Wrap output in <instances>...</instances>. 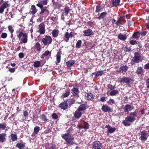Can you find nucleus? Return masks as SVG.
Masks as SVG:
<instances>
[{
	"mask_svg": "<svg viewBox=\"0 0 149 149\" xmlns=\"http://www.w3.org/2000/svg\"><path fill=\"white\" fill-rule=\"evenodd\" d=\"M61 136L65 140V143L68 146L72 145L75 144L74 141V138L70 134L68 133L62 134Z\"/></svg>",
	"mask_w": 149,
	"mask_h": 149,
	"instance_id": "obj_1",
	"label": "nucleus"
},
{
	"mask_svg": "<svg viewBox=\"0 0 149 149\" xmlns=\"http://www.w3.org/2000/svg\"><path fill=\"white\" fill-rule=\"evenodd\" d=\"M119 82L120 83H125L129 86L133 83L134 80L131 77H123L120 78L119 80Z\"/></svg>",
	"mask_w": 149,
	"mask_h": 149,
	"instance_id": "obj_2",
	"label": "nucleus"
},
{
	"mask_svg": "<svg viewBox=\"0 0 149 149\" xmlns=\"http://www.w3.org/2000/svg\"><path fill=\"white\" fill-rule=\"evenodd\" d=\"M135 120V118L134 117L130 116H127L125 118V120L123 121L122 123L125 126H129L131 125V123Z\"/></svg>",
	"mask_w": 149,
	"mask_h": 149,
	"instance_id": "obj_3",
	"label": "nucleus"
},
{
	"mask_svg": "<svg viewBox=\"0 0 149 149\" xmlns=\"http://www.w3.org/2000/svg\"><path fill=\"white\" fill-rule=\"evenodd\" d=\"M41 41L44 45L48 46L51 44L52 41V39L50 36H46L45 38L41 39Z\"/></svg>",
	"mask_w": 149,
	"mask_h": 149,
	"instance_id": "obj_4",
	"label": "nucleus"
},
{
	"mask_svg": "<svg viewBox=\"0 0 149 149\" xmlns=\"http://www.w3.org/2000/svg\"><path fill=\"white\" fill-rule=\"evenodd\" d=\"M134 56L133 58L132 61V64L139 62L141 60V56L140 54L138 52H136L134 54Z\"/></svg>",
	"mask_w": 149,
	"mask_h": 149,
	"instance_id": "obj_5",
	"label": "nucleus"
},
{
	"mask_svg": "<svg viewBox=\"0 0 149 149\" xmlns=\"http://www.w3.org/2000/svg\"><path fill=\"white\" fill-rule=\"evenodd\" d=\"M8 1H4L2 4H0V13L2 14L4 11L5 9L10 6V4L8 3Z\"/></svg>",
	"mask_w": 149,
	"mask_h": 149,
	"instance_id": "obj_6",
	"label": "nucleus"
},
{
	"mask_svg": "<svg viewBox=\"0 0 149 149\" xmlns=\"http://www.w3.org/2000/svg\"><path fill=\"white\" fill-rule=\"evenodd\" d=\"M32 53H36L38 52H40L41 50V48L39 43H36L33 47L31 48Z\"/></svg>",
	"mask_w": 149,
	"mask_h": 149,
	"instance_id": "obj_7",
	"label": "nucleus"
},
{
	"mask_svg": "<svg viewBox=\"0 0 149 149\" xmlns=\"http://www.w3.org/2000/svg\"><path fill=\"white\" fill-rule=\"evenodd\" d=\"M92 146L93 149H101L102 147V144L99 141L93 142Z\"/></svg>",
	"mask_w": 149,
	"mask_h": 149,
	"instance_id": "obj_8",
	"label": "nucleus"
},
{
	"mask_svg": "<svg viewBox=\"0 0 149 149\" xmlns=\"http://www.w3.org/2000/svg\"><path fill=\"white\" fill-rule=\"evenodd\" d=\"M41 9L40 12V14L43 15L44 17L47 16L49 14V11L47 8L46 7H43L40 8Z\"/></svg>",
	"mask_w": 149,
	"mask_h": 149,
	"instance_id": "obj_9",
	"label": "nucleus"
},
{
	"mask_svg": "<svg viewBox=\"0 0 149 149\" xmlns=\"http://www.w3.org/2000/svg\"><path fill=\"white\" fill-rule=\"evenodd\" d=\"M49 0H42L38 1V3L36 4V6L40 8H42L43 5L47 4Z\"/></svg>",
	"mask_w": 149,
	"mask_h": 149,
	"instance_id": "obj_10",
	"label": "nucleus"
},
{
	"mask_svg": "<svg viewBox=\"0 0 149 149\" xmlns=\"http://www.w3.org/2000/svg\"><path fill=\"white\" fill-rule=\"evenodd\" d=\"M38 29L39 30L38 32H39L40 34H43L45 33V25L43 23H42L39 25Z\"/></svg>",
	"mask_w": 149,
	"mask_h": 149,
	"instance_id": "obj_11",
	"label": "nucleus"
},
{
	"mask_svg": "<svg viewBox=\"0 0 149 149\" xmlns=\"http://www.w3.org/2000/svg\"><path fill=\"white\" fill-rule=\"evenodd\" d=\"M148 135L147 133L145 131L141 132L140 139L141 141H145L147 139Z\"/></svg>",
	"mask_w": 149,
	"mask_h": 149,
	"instance_id": "obj_12",
	"label": "nucleus"
},
{
	"mask_svg": "<svg viewBox=\"0 0 149 149\" xmlns=\"http://www.w3.org/2000/svg\"><path fill=\"white\" fill-rule=\"evenodd\" d=\"M105 128L108 129L106 132V133L107 134H109V133H113L115 132L116 130V128L115 127H111L109 125H106Z\"/></svg>",
	"mask_w": 149,
	"mask_h": 149,
	"instance_id": "obj_13",
	"label": "nucleus"
},
{
	"mask_svg": "<svg viewBox=\"0 0 149 149\" xmlns=\"http://www.w3.org/2000/svg\"><path fill=\"white\" fill-rule=\"evenodd\" d=\"M133 107L129 104H126L123 108L124 111L127 112V113H129L130 111H131L133 109Z\"/></svg>",
	"mask_w": 149,
	"mask_h": 149,
	"instance_id": "obj_14",
	"label": "nucleus"
},
{
	"mask_svg": "<svg viewBox=\"0 0 149 149\" xmlns=\"http://www.w3.org/2000/svg\"><path fill=\"white\" fill-rule=\"evenodd\" d=\"M95 97V95L91 93H86L85 95V99L88 100H93Z\"/></svg>",
	"mask_w": 149,
	"mask_h": 149,
	"instance_id": "obj_15",
	"label": "nucleus"
},
{
	"mask_svg": "<svg viewBox=\"0 0 149 149\" xmlns=\"http://www.w3.org/2000/svg\"><path fill=\"white\" fill-rule=\"evenodd\" d=\"M104 73V71L103 70H100L94 72L92 74V76L94 77H97L99 76H101L103 75Z\"/></svg>",
	"mask_w": 149,
	"mask_h": 149,
	"instance_id": "obj_16",
	"label": "nucleus"
},
{
	"mask_svg": "<svg viewBox=\"0 0 149 149\" xmlns=\"http://www.w3.org/2000/svg\"><path fill=\"white\" fill-rule=\"evenodd\" d=\"M70 10V8L68 6H65L64 8V9L61 10V11L63 14H64L65 15L67 16Z\"/></svg>",
	"mask_w": 149,
	"mask_h": 149,
	"instance_id": "obj_17",
	"label": "nucleus"
},
{
	"mask_svg": "<svg viewBox=\"0 0 149 149\" xmlns=\"http://www.w3.org/2000/svg\"><path fill=\"white\" fill-rule=\"evenodd\" d=\"M37 12V10L36 9L35 6L34 5H32L30 10L29 12V13L30 14L34 15L36 14Z\"/></svg>",
	"mask_w": 149,
	"mask_h": 149,
	"instance_id": "obj_18",
	"label": "nucleus"
},
{
	"mask_svg": "<svg viewBox=\"0 0 149 149\" xmlns=\"http://www.w3.org/2000/svg\"><path fill=\"white\" fill-rule=\"evenodd\" d=\"M120 70L117 71V72H126L128 69V67L126 65H121L120 68Z\"/></svg>",
	"mask_w": 149,
	"mask_h": 149,
	"instance_id": "obj_19",
	"label": "nucleus"
},
{
	"mask_svg": "<svg viewBox=\"0 0 149 149\" xmlns=\"http://www.w3.org/2000/svg\"><path fill=\"white\" fill-rule=\"evenodd\" d=\"M72 35L71 32L69 33L68 32H66L64 36V40L66 42H68V41L70 38V37H72Z\"/></svg>",
	"mask_w": 149,
	"mask_h": 149,
	"instance_id": "obj_20",
	"label": "nucleus"
},
{
	"mask_svg": "<svg viewBox=\"0 0 149 149\" xmlns=\"http://www.w3.org/2000/svg\"><path fill=\"white\" fill-rule=\"evenodd\" d=\"M59 107L61 109L65 110L68 107V104L66 102H61L59 105Z\"/></svg>",
	"mask_w": 149,
	"mask_h": 149,
	"instance_id": "obj_21",
	"label": "nucleus"
},
{
	"mask_svg": "<svg viewBox=\"0 0 149 149\" xmlns=\"http://www.w3.org/2000/svg\"><path fill=\"white\" fill-rule=\"evenodd\" d=\"M102 110L104 112H106L111 111V109L107 105H103L102 107Z\"/></svg>",
	"mask_w": 149,
	"mask_h": 149,
	"instance_id": "obj_22",
	"label": "nucleus"
},
{
	"mask_svg": "<svg viewBox=\"0 0 149 149\" xmlns=\"http://www.w3.org/2000/svg\"><path fill=\"white\" fill-rule=\"evenodd\" d=\"M6 134L5 133L0 134V143H3L6 141Z\"/></svg>",
	"mask_w": 149,
	"mask_h": 149,
	"instance_id": "obj_23",
	"label": "nucleus"
},
{
	"mask_svg": "<svg viewBox=\"0 0 149 149\" xmlns=\"http://www.w3.org/2000/svg\"><path fill=\"white\" fill-rule=\"evenodd\" d=\"M26 143L22 142H18L16 145V146L19 148H24L25 147Z\"/></svg>",
	"mask_w": 149,
	"mask_h": 149,
	"instance_id": "obj_24",
	"label": "nucleus"
},
{
	"mask_svg": "<svg viewBox=\"0 0 149 149\" xmlns=\"http://www.w3.org/2000/svg\"><path fill=\"white\" fill-rule=\"evenodd\" d=\"M83 33H84L85 36H89L92 34L93 32L92 30L88 29L84 31H83Z\"/></svg>",
	"mask_w": 149,
	"mask_h": 149,
	"instance_id": "obj_25",
	"label": "nucleus"
},
{
	"mask_svg": "<svg viewBox=\"0 0 149 149\" xmlns=\"http://www.w3.org/2000/svg\"><path fill=\"white\" fill-rule=\"evenodd\" d=\"M81 112L77 110L74 113V116L76 118L78 119L81 117Z\"/></svg>",
	"mask_w": 149,
	"mask_h": 149,
	"instance_id": "obj_26",
	"label": "nucleus"
},
{
	"mask_svg": "<svg viewBox=\"0 0 149 149\" xmlns=\"http://www.w3.org/2000/svg\"><path fill=\"white\" fill-rule=\"evenodd\" d=\"M71 92V93L74 96H77L79 93L78 89L76 88H72Z\"/></svg>",
	"mask_w": 149,
	"mask_h": 149,
	"instance_id": "obj_27",
	"label": "nucleus"
},
{
	"mask_svg": "<svg viewBox=\"0 0 149 149\" xmlns=\"http://www.w3.org/2000/svg\"><path fill=\"white\" fill-rule=\"evenodd\" d=\"M62 54V52L60 50L57 53L56 55V61L58 63H59L61 61V54Z\"/></svg>",
	"mask_w": 149,
	"mask_h": 149,
	"instance_id": "obj_28",
	"label": "nucleus"
},
{
	"mask_svg": "<svg viewBox=\"0 0 149 149\" xmlns=\"http://www.w3.org/2000/svg\"><path fill=\"white\" fill-rule=\"evenodd\" d=\"M118 38L119 39L123 40H125L127 39V36L126 34L123 35L120 33L118 35Z\"/></svg>",
	"mask_w": 149,
	"mask_h": 149,
	"instance_id": "obj_29",
	"label": "nucleus"
},
{
	"mask_svg": "<svg viewBox=\"0 0 149 149\" xmlns=\"http://www.w3.org/2000/svg\"><path fill=\"white\" fill-rule=\"evenodd\" d=\"M103 9V8L102 6L98 5L96 7L95 12L97 13H99L102 11Z\"/></svg>",
	"mask_w": 149,
	"mask_h": 149,
	"instance_id": "obj_30",
	"label": "nucleus"
},
{
	"mask_svg": "<svg viewBox=\"0 0 149 149\" xmlns=\"http://www.w3.org/2000/svg\"><path fill=\"white\" fill-rule=\"evenodd\" d=\"M59 33V31L58 30L54 29L52 31V34L53 37L56 38L58 36Z\"/></svg>",
	"mask_w": 149,
	"mask_h": 149,
	"instance_id": "obj_31",
	"label": "nucleus"
},
{
	"mask_svg": "<svg viewBox=\"0 0 149 149\" xmlns=\"http://www.w3.org/2000/svg\"><path fill=\"white\" fill-rule=\"evenodd\" d=\"M107 14V13L105 12H104L101 13L99 16L97 17V19H104L105 17ZM97 17H95V18H96Z\"/></svg>",
	"mask_w": 149,
	"mask_h": 149,
	"instance_id": "obj_32",
	"label": "nucleus"
},
{
	"mask_svg": "<svg viewBox=\"0 0 149 149\" xmlns=\"http://www.w3.org/2000/svg\"><path fill=\"white\" fill-rule=\"evenodd\" d=\"M86 107L85 104H82L80 105L78 108L77 110L79 111H82L85 110Z\"/></svg>",
	"mask_w": 149,
	"mask_h": 149,
	"instance_id": "obj_33",
	"label": "nucleus"
},
{
	"mask_svg": "<svg viewBox=\"0 0 149 149\" xmlns=\"http://www.w3.org/2000/svg\"><path fill=\"white\" fill-rule=\"evenodd\" d=\"M75 62V61L74 60H70L66 62V65L67 67H70L73 65Z\"/></svg>",
	"mask_w": 149,
	"mask_h": 149,
	"instance_id": "obj_34",
	"label": "nucleus"
},
{
	"mask_svg": "<svg viewBox=\"0 0 149 149\" xmlns=\"http://www.w3.org/2000/svg\"><path fill=\"white\" fill-rule=\"evenodd\" d=\"M28 36L27 33H25L24 36L22 37V38L21 40L22 41V42L24 43H26L28 41Z\"/></svg>",
	"mask_w": 149,
	"mask_h": 149,
	"instance_id": "obj_35",
	"label": "nucleus"
},
{
	"mask_svg": "<svg viewBox=\"0 0 149 149\" xmlns=\"http://www.w3.org/2000/svg\"><path fill=\"white\" fill-rule=\"evenodd\" d=\"M10 137L13 141H16L17 139V137L16 134H12L10 135Z\"/></svg>",
	"mask_w": 149,
	"mask_h": 149,
	"instance_id": "obj_36",
	"label": "nucleus"
},
{
	"mask_svg": "<svg viewBox=\"0 0 149 149\" xmlns=\"http://www.w3.org/2000/svg\"><path fill=\"white\" fill-rule=\"evenodd\" d=\"M120 0H112V5L113 6L117 7L118 6Z\"/></svg>",
	"mask_w": 149,
	"mask_h": 149,
	"instance_id": "obj_37",
	"label": "nucleus"
},
{
	"mask_svg": "<svg viewBox=\"0 0 149 149\" xmlns=\"http://www.w3.org/2000/svg\"><path fill=\"white\" fill-rule=\"evenodd\" d=\"M41 63L40 61H37L33 63V66L36 68H38L40 66Z\"/></svg>",
	"mask_w": 149,
	"mask_h": 149,
	"instance_id": "obj_38",
	"label": "nucleus"
},
{
	"mask_svg": "<svg viewBox=\"0 0 149 149\" xmlns=\"http://www.w3.org/2000/svg\"><path fill=\"white\" fill-rule=\"evenodd\" d=\"M82 42L81 40H78L76 43V47L77 49L80 48L81 46Z\"/></svg>",
	"mask_w": 149,
	"mask_h": 149,
	"instance_id": "obj_39",
	"label": "nucleus"
},
{
	"mask_svg": "<svg viewBox=\"0 0 149 149\" xmlns=\"http://www.w3.org/2000/svg\"><path fill=\"white\" fill-rule=\"evenodd\" d=\"M70 94V91L69 90H68L66 91L65 93L62 94L61 97L62 98H64L67 97Z\"/></svg>",
	"mask_w": 149,
	"mask_h": 149,
	"instance_id": "obj_40",
	"label": "nucleus"
},
{
	"mask_svg": "<svg viewBox=\"0 0 149 149\" xmlns=\"http://www.w3.org/2000/svg\"><path fill=\"white\" fill-rule=\"evenodd\" d=\"M118 91L116 90H114L111 91L110 92V95L114 96L118 93Z\"/></svg>",
	"mask_w": 149,
	"mask_h": 149,
	"instance_id": "obj_41",
	"label": "nucleus"
},
{
	"mask_svg": "<svg viewBox=\"0 0 149 149\" xmlns=\"http://www.w3.org/2000/svg\"><path fill=\"white\" fill-rule=\"evenodd\" d=\"M140 35V33L139 32H136L133 34L132 37L134 38H138L139 37Z\"/></svg>",
	"mask_w": 149,
	"mask_h": 149,
	"instance_id": "obj_42",
	"label": "nucleus"
},
{
	"mask_svg": "<svg viewBox=\"0 0 149 149\" xmlns=\"http://www.w3.org/2000/svg\"><path fill=\"white\" fill-rule=\"evenodd\" d=\"M124 18L123 17H120L117 20V21L116 22V24L117 26H119L120 24V22L124 20Z\"/></svg>",
	"mask_w": 149,
	"mask_h": 149,
	"instance_id": "obj_43",
	"label": "nucleus"
},
{
	"mask_svg": "<svg viewBox=\"0 0 149 149\" xmlns=\"http://www.w3.org/2000/svg\"><path fill=\"white\" fill-rule=\"evenodd\" d=\"M49 146L46 147V149H56V145L54 144L52 145H49L48 144Z\"/></svg>",
	"mask_w": 149,
	"mask_h": 149,
	"instance_id": "obj_44",
	"label": "nucleus"
},
{
	"mask_svg": "<svg viewBox=\"0 0 149 149\" xmlns=\"http://www.w3.org/2000/svg\"><path fill=\"white\" fill-rule=\"evenodd\" d=\"M40 127L38 126L35 127L34 129V133L36 134H37L40 130Z\"/></svg>",
	"mask_w": 149,
	"mask_h": 149,
	"instance_id": "obj_45",
	"label": "nucleus"
},
{
	"mask_svg": "<svg viewBox=\"0 0 149 149\" xmlns=\"http://www.w3.org/2000/svg\"><path fill=\"white\" fill-rule=\"evenodd\" d=\"M143 72V69L141 67H139L136 70V73L137 74H141Z\"/></svg>",
	"mask_w": 149,
	"mask_h": 149,
	"instance_id": "obj_46",
	"label": "nucleus"
},
{
	"mask_svg": "<svg viewBox=\"0 0 149 149\" xmlns=\"http://www.w3.org/2000/svg\"><path fill=\"white\" fill-rule=\"evenodd\" d=\"M40 118L43 121H46L47 120V118L46 116L44 114L41 115L40 116Z\"/></svg>",
	"mask_w": 149,
	"mask_h": 149,
	"instance_id": "obj_47",
	"label": "nucleus"
},
{
	"mask_svg": "<svg viewBox=\"0 0 149 149\" xmlns=\"http://www.w3.org/2000/svg\"><path fill=\"white\" fill-rule=\"evenodd\" d=\"M6 125L5 123L2 124H0V130H3L6 127Z\"/></svg>",
	"mask_w": 149,
	"mask_h": 149,
	"instance_id": "obj_48",
	"label": "nucleus"
},
{
	"mask_svg": "<svg viewBox=\"0 0 149 149\" xmlns=\"http://www.w3.org/2000/svg\"><path fill=\"white\" fill-rule=\"evenodd\" d=\"M83 126H82V128L85 129H87L88 128V124L86 122H84L83 125Z\"/></svg>",
	"mask_w": 149,
	"mask_h": 149,
	"instance_id": "obj_49",
	"label": "nucleus"
},
{
	"mask_svg": "<svg viewBox=\"0 0 149 149\" xmlns=\"http://www.w3.org/2000/svg\"><path fill=\"white\" fill-rule=\"evenodd\" d=\"M8 30L11 33H13L14 32V30L11 25H9L8 27Z\"/></svg>",
	"mask_w": 149,
	"mask_h": 149,
	"instance_id": "obj_50",
	"label": "nucleus"
},
{
	"mask_svg": "<svg viewBox=\"0 0 149 149\" xmlns=\"http://www.w3.org/2000/svg\"><path fill=\"white\" fill-rule=\"evenodd\" d=\"M107 87L108 88L110 89L111 90H112L115 88V86H113L111 84H109L107 85Z\"/></svg>",
	"mask_w": 149,
	"mask_h": 149,
	"instance_id": "obj_51",
	"label": "nucleus"
},
{
	"mask_svg": "<svg viewBox=\"0 0 149 149\" xmlns=\"http://www.w3.org/2000/svg\"><path fill=\"white\" fill-rule=\"evenodd\" d=\"M137 111H135L134 112H131L130 114V116H137V113H138Z\"/></svg>",
	"mask_w": 149,
	"mask_h": 149,
	"instance_id": "obj_52",
	"label": "nucleus"
},
{
	"mask_svg": "<svg viewBox=\"0 0 149 149\" xmlns=\"http://www.w3.org/2000/svg\"><path fill=\"white\" fill-rule=\"evenodd\" d=\"M108 103L110 104H115V102L114 100L112 99H110L107 102Z\"/></svg>",
	"mask_w": 149,
	"mask_h": 149,
	"instance_id": "obj_53",
	"label": "nucleus"
},
{
	"mask_svg": "<svg viewBox=\"0 0 149 149\" xmlns=\"http://www.w3.org/2000/svg\"><path fill=\"white\" fill-rule=\"evenodd\" d=\"M52 118L54 119H57L58 118V116L55 113H53L52 114Z\"/></svg>",
	"mask_w": 149,
	"mask_h": 149,
	"instance_id": "obj_54",
	"label": "nucleus"
},
{
	"mask_svg": "<svg viewBox=\"0 0 149 149\" xmlns=\"http://www.w3.org/2000/svg\"><path fill=\"white\" fill-rule=\"evenodd\" d=\"M24 33H23V32L21 31L20 32L19 34L17 36L18 38L19 39H21L22 37V36H24Z\"/></svg>",
	"mask_w": 149,
	"mask_h": 149,
	"instance_id": "obj_55",
	"label": "nucleus"
},
{
	"mask_svg": "<svg viewBox=\"0 0 149 149\" xmlns=\"http://www.w3.org/2000/svg\"><path fill=\"white\" fill-rule=\"evenodd\" d=\"M7 36V34L6 33H3L1 36V37L3 38H6Z\"/></svg>",
	"mask_w": 149,
	"mask_h": 149,
	"instance_id": "obj_56",
	"label": "nucleus"
},
{
	"mask_svg": "<svg viewBox=\"0 0 149 149\" xmlns=\"http://www.w3.org/2000/svg\"><path fill=\"white\" fill-rule=\"evenodd\" d=\"M28 112L27 111L25 110L24 111L23 115L25 118H26V117H28Z\"/></svg>",
	"mask_w": 149,
	"mask_h": 149,
	"instance_id": "obj_57",
	"label": "nucleus"
},
{
	"mask_svg": "<svg viewBox=\"0 0 149 149\" xmlns=\"http://www.w3.org/2000/svg\"><path fill=\"white\" fill-rule=\"evenodd\" d=\"M130 43L132 45H134L135 44H136L137 43V42L136 41L134 40H131L130 42Z\"/></svg>",
	"mask_w": 149,
	"mask_h": 149,
	"instance_id": "obj_58",
	"label": "nucleus"
},
{
	"mask_svg": "<svg viewBox=\"0 0 149 149\" xmlns=\"http://www.w3.org/2000/svg\"><path fill=\"white\" fill-rule=\"evenodd\" d=\"M88 24L90 26H92L93 25H95V24L94 22H92L91 21H89L88 22Z\"/></svg>",
	"mask_w": 149,
	"mask_h": 149,
	"instance_id": "obj_59",
	"label": "nucleus"
},
{
	"mask_svg": "<svg viewBox=\"0 0 149 149\" xmlns=\"http://www.w3.org/2000/svg\"><path fill=\"white\" fill-rule=\"evenodd\" d=\"M44 54L45 56H47L49 55H50L51 52H50L49 51L47 50L45 52Z\"/></svg>",
	"mask_w": 149,
	"mask_h": 149,
	"instance_id": "obj_60",
	"label": "nucleus"
},
{
	"mask_svg": "<svg viewBox=\"0 0 149 149\" xmlns=\"http://www.w3.org/2000/svg\"><path fill=\"white\" fill-rule=\"evenodd\" d=\"M18 56L19 58H24V54L23 53L21 52L19 54Z\"/></svg>",
	"mask_w": 149,
	"mask_h": 149,
	"instance_id": "obj_61",
	"label": "nucleus"
},
{
	"mask_svg": "<svg viewBox=\"0 0 149 149\" xmlns=\"http://www.w3.org/2000/svg\"><path fill=\"white\" fill-rule=\"evenodd\" d=\"M103 21L105 23V25L107 24L108 23V19H104Z\"/></svg>",
	"mask_w": 149,
	"mask_h": 149,
	"instance_id": "obj_62",
	"label": "nucleus"
},
{
	"mask_svg": "<svg viewBox=\"0 0 149 149\" xmlns=\"http://www.w3.org/2000/svg\"><path fill=\"white\" fill-rule=\"evenodd\" d=\"M9 14L10 15H8V17L6 18L8 19H10L11 18L13 17V15L11 12H10L9 13Z\"/></svg>",
	"mask_w": 149,
	"mask_h": 149,
	"instance_id": "obj_63",
	"label": "nucleus"
},
{
	"mask_svg": "<svg viewBox=\"0 0 149 149\" xmlns=\"http://www.w3.org/2000/svg\"><path fill=\"white\" fill-rule=\"evenodd\" d=\"M144 68L146 69H149V63L145 65Z\"/></svg>",
	"mask_w": 149,
	"mask_h": 149,
	"instance_id": "obj_64",
	"label": "nucleus"
}]
</instances>
